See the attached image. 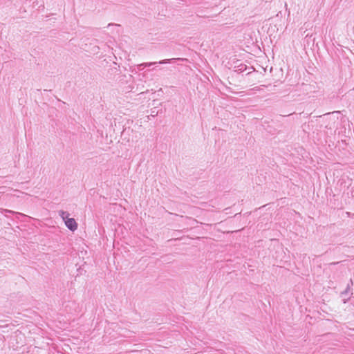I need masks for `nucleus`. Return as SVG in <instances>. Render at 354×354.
Returning a JSON list of instances; mask_svg holds the SVG:
<instances>
[{"mask_svg": "<svg viewBox=\"0 0 354 354\" xmlns=\"http://www.w3.org/2000/svg\"><path fill=\"white\" fill-rule=\"evenodd\" d=\"M183 59L180 58H172V59H163L159 62H146L141 64V66L144 67H149L156 64H171L174 63L176 60H182Z\"/></svg>", "mask_w": 354, "mask_h": 354, "instance_id": "nucleus-1", "label": "nucleus"}, {"mask_svg": "<svg viewBox=\"0 0 354 354\" xmlns=\"http://www.w3.org/2000/svg\"><path fill=\"white\" fill-rule=\"evenodd\" d=\"M64 223L66 227L72 232H74L77 228V223L73 218L66 219Z\"/></svg>", "mask_w": 354, "mask_h": 354, "instance_id": "nucleus-2", "label": "nucleus"}, {"mask_svg": "<svg viewBox=\"0 0 354 354\" xmlns=\"http://www.w3.org/2000/svg\"><path fill=\"white\" fill-rule=\"evenodd\" d=\"M353 280L351 279L349 283L347 285L346 288L344 291L340 292V297H344V296L346 295L348 293V292L351 290V285H353Z\"/></svg>", "mask_w": 354, "mask_h": 354, "instance_id": "nucleus-3", "label": "nucleus"}, {"mask_svg": "<svg viewBox=\"0 0 354 354\" xmlns=\"http://www.w3.org/2000/svg\"><path fill=\"white\" fill-rule=\"evenodd\" d=\"M234 68H236L235 69L236 72L242 73L246 70L247 66L243 64H240L239 65L235 66Z\"/></svg>", "mask_w": 354, "mask_h": 354, "instance_id": "nucleus-4", "label": "nucleus"}, {"mask_svg": "<svg viewBox=\"0 0 354 354\" xmlns=\"http://www.w3.org/2000/svg\"><path fill=\"white\" fill-rule=\"evenodd\" d=\"M59 216L62 218L64 221L65 222V220L69 218L70 214L68 212L61 210L59 212Z\"/></svg>", "mask_w": 354, "mask_h": 354, "instance_id": "nucleus-5", "label": "nucleus"}, {"mask_svg": "<svg viewBox=\"0 0 354 354\" xmlns=\"http://www.w3.org/2000/svg\"><path fill=\"white\" fill-rule=\"evenodd\" d=\"M145 67L141 66V64L138 65V68L139 71H142Z\"/></svg>", "mask_w": 354, "mask_h": 354, "instance_id": "nucleus-6", "label": "nucleus"}, {"mask_svg": "<svg viewBox=\"0 0 354 354\" xmlns=\"http://www.w3.org/2000/svg\"><path fill=\"white\" fill-rule=\"evenodd\" d=\"M350 299H351L350 297H348V298H347V299H346V298H344V299H343V303H344V304L347 303V302L350 300Z\"/></svg>", "mask_w": 354, "mask_h": 354, "instance_id": "nucleus-7", "label": "nucleus"}, {"mask_svg": "<svg viewBox=\"0 0 354 354\" xmlns=\"http://www.w3.org/2000/svg\"><path fill=\"white\" fill-rule=\"evenodd\" d=\"M6 212H8V213H10V214H15V212L12 210H8V209H5L4 210Z\"/></svg>", "mask_w": 354, "mask_h": 354, "instance_id": "nucleus-8", "label": "nucleus"}, {"mask_svg": "<svg viewBox=\"0 0 354 354\" xmlns=\"http://www.w3.org/2000/svg\"><path fill=\"white\" fill-rule=\"evenodd\" d=\"M151 113H156V111L152 110Z\"/></svg>", "mask_w": 354, "mask_h": 354, "instance_id": "nucleus-9", "label": "nucleus"}]
</instances>
